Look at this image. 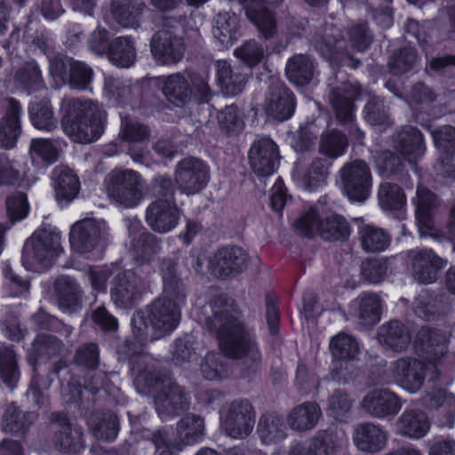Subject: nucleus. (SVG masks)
<instances>
[{
  "label": "nucleus",
  "instance_id": "nucleus-59",
  "mask_svg": "<svg viewBox=\"0 0 455 455\" xmlns=\"http://www.w3.org/2000/svg\"><path fill=\"white\" fill-rule=\"evenodd\" d=\"M222 356L219 354L208 353L200 369L204 379L208 380H219L227 374V367L222 362Z\"/></svg>",
  "mask_w": 455,
  "mask_h": 455
},
{
  "label": "nucleus",
  "instance_id": "nucleus-64",
  "mask_svg": "<svg viewBox=\"0 0 455 455\" xmlns=\"http://www.w3.org/2000/svg\"><path fill=\"white\" fill-rule=\"evenodd\" d=\"M295 227L304 236L310 237L315 234L320 235L321 220L315 208L302 214L296 221Z\"/></svg>",
  "mask_w": 455,
  "mask_h": 455
},
{
  "label": "nucleus",
  "instance_id": "nucleus-49",
  "mask_svg": "<svg viewBox=\"0 0 455 455\" xmlns=\"http://www.w3.org/2000/svg\"><path fill=\"white\" fill-rule=\"evenodd\" d=\"M177 432L184 444H193L203 435L204 420L200 416L187 415L178 423Z\"/></svg>",
  "mask_w": 455,
  "mask_h": 455
},
{
  "label": "nucleus",
  "instance_id": "nucleus-13",
  "mask_svg": "<svg viewBox=\"0 0 455 455\" xmlns=\"http://www.w3.org/2000/svg\"><path fill=\"white\" fill-rule=\"evenodd\" d=\"M108 227L104 220H84L73 225L69 241L80 252L92 251L108 235Z\"/></svg>",
  "mask_w": 455,
  "mask_h": 455
},
{
  "label": "nucleus",
  "instance_id": "nucleus-58",
  "mask_svg": "<svg viewBox=\"0 0 455 455\" xmlns=\"http://www.w3.org/2000/svg\"><path fill=\"white\" fill-rule=\"evenodd\" d=\"M220 129L228 134H236L243 128V121L236 107L228 106L217 115Z\"/></svg>",
  "mask_w": 455,
  "mask_h": 455
},
{
  "label": "nucleus",
  "instance_id": "nucleus-25",
  "mask_svg": "<svg viewBox=\"0 0 455 455\" xmlns=\"http://www.w3.org/2000/svg\"><path fill=\"white\" fill-rule=\"evenodd\" d=\"M430 427L426 414L419 410L403 411L395 422L397 434L411 438L419 439L427 435Z\"/></svg>",
  "mask_w": 455,
  "mask_h": 455
},
{
  "label": "nucleus",
  "instance_id": "nucleus-27",
  "mask_svg": "<svg viewBox=\"0 0 455 455\" xmlns=\"http://www.w3.org/2000/svg\"><path fill=\"white\" fill-rule=\"evenodd\" d=\"M215 68L217 81L226 95L235 96L242 92L247 76L239 68H232L228 61L219 60L215 62Z\"/></svg>",
  "mask_w": 455,
  "mask_h": 455
},
{
  "label": "nucleus",
  "instance_id": "nucleus-6",
  "mask_svg": "<svg viewBox=\"0 0 455 455\" xmlns=\"http://www.w3.org/2000/svg\"><path fill=\"white\" fill-rule=\"evenodd\" d=\"M143 180L141 176L132 170H114L105 180L108 196L118 206L132 208L143 199Z\"/></svg>",
  "mask_w": 455,
  "mask_h": 455
},
{
  "label": "nucleus",
  "instance_id": "nucleus-57",
  "mask_svg": "<svg viewBox=\"0 0 455 455\" xmlns=\"http://www.w3.org/2000/svg\"><path fill=\"white\" fill-rule=\"evenodd\" d=\"M355 399L343 390L334 391L329 397L327 411L338 420H341L351 410Z\"/></svg>",
  "mask_w": 455,
  "mask_h": 455
},
{
  "label": "nucleus",
  "instance_id": "nucleus-43",
  "mask_svg": "<svg viewBox=\"0 0 455 455\" xmlns=\"http://www.w3.org/2000/svg\"><path fill=\"white\" fill-rule=\"evenodd\" d=\"M415 217L418 224L423 228L432 227L431 214L435 205V196L422 186L417 188Z\"/></svg>",
  "mask_w": 455,
  "mask_h": 455
},
{
  "label": "nucleus",
  "instance_id": "nucleus-33",
  "mask_svg": "<svg viewBox=\"0 0 455 455\" xmlns=\"http://www.w3.org/2000/svg\"><path fill=\"white\" fill-rule=\"evenodd\" d=\"M285 73L291 83L304 86L314 77L315 63L306 54H296L288 60Z\"/></svg>",
  "mask_w": 455,
  "mask_h": 455
},
{
  "label": "nucleus",
  "instance_id": "nucleus-60",
  "mask_svg": "<svg viewBox=\"0 0 455 455\" xmlns=\"http://www.w3.org/2000/svg\"><path fill=\"white\" fill-rule=\"evenodd\" d=\"M132 88L129 81L107 77L105 79V92L109 99H113L118 103H124L130 97Z\"/></svg>",
  "mask_w": 455,
  "mask_h": 455
},
{
  "label": "nucleus",
  "instance_id": "nucleus-15",
  "mask_svg": "<svg viewBox=\"0 0 455 455\" xmlns=\"http://www.w3.org/2000/svg\"><path fill=\"white\" fill-rule=\"evenodd\" d=\"M151 52L162 64L179 62L185 52V44L181 37L170 30L156 33L150 42Z\"/></svg>",
  "mask_w": 455,
  "mask_h": 455
},
{
  "label": "nucleus",
  "instance_id": "nucleus-30",
  "mask_svg": "<svg viewBox=\"0 0 455 455\" xmlns=\"http://www.w3.org/2000/svg\"><path fill=\"white\" fill-rule=\"evenodd\" d=\"M146 5L140 0H115L112 4V14L116 21L124 28L140 26Z\"/></svg>",
  "mask_w": 455,
  "mask_h": 455
},
{
  "label": "nucleus",
  "instance_id": "nucleus-28",
  "mask_svg": "<svg viewBox=\"0 0 455 455\" xmlns=\"http://www.w3.org/2000/svg\"><path fill=\"white\" fill-rule=\"evenodd\" d=\"M7 104L6 115L0 125V146L12 148L20 133L21 108L14 99H9Z\"/></svg>",
  "mask_w": 455,
  "mask_h": 455
},
{
  "label": "nucleus",
  "instance_id": "nucleus-63",
  "mask_svg": "<svg viewBox=\"0 0 455 455\" xmlns=\"http://www.w3.org/2000/svg\"><path fill=\"white\" fill-rule=\"evenodd\" d=\"M235 56L249 66L258 64L263 58V47L255 40H250L236 48Z\"/></svg>",
  "mask_w": 455,
  "mask_h": 455
},
{
  "label": "nucleus",
  "instance_id": "nucleus-3",
  "mask_svg": "<svg viewBox=\"0 0 455 455\" xmlns=\"http://www.w3.org/2000/svg\"><path fill=\"white\" fill-rule=\"evenodd\" d=\"M61 126L64 133L73 141L88 144L97 140L104 130L106 111L85 99H65Z\"/></svg>",
  "mask_w": 455,
  "mask_h": 455
},
{
  "label": "nucleus",
  "instance_id": "nucleus-5",
  "mask_svg": "<svg viewBox=\"0 0 455 455\" xmlns=\"http://www.w3.org/2000/svg\"><path fill=\"white\" fill-rule=\"evenodd\" d=\"M63 251L60 233L55 228L36 230L26 241L22 264L28 270L37 271L36 264L50 265Z\"/></svg>",
  "mask_w": 455,
  "mask_h": 455
},
{
  "label": "nucleus",
  "instance_id": "nucleus-4",
  "mask_svg": "<svg viewBox=\"0 0 455 455\" xmlns=\"http://www.w3.org/2000/svg\"><path fill=\"white\" fill-rule=\"evenodd\" d=\"M146 361L145 357L141 362L132 363V372L134 375V384L141 392L155 394L157 413L163 419L172 417L187 409L188 401L183 391L177 386L170 377L160 378L155 376L153 366L141 364Z\"/></svg>",
  "mask_w": 455,
  "mask_h": 455
},
{
  "label": "nucleus",
  "instance_id": "nucleus-34",
  "mask_svg": "<svg viewBox=\"0 0 455 455\" xmlns=\"http://www.w3.org/2000/svg\"><path fill=\"white\" fill-rule=\"evenodd\" d=\"M358 235L362 248L367 252L383 251L391 242L389 234L384 228L371 224H362Z\"/></svg>",
  "mask_w": 455,
  "mask_h": 455
},
{
  "label": "nucleus",
  "instance_id": "nucleus-37",
  "mask_svg": "<svg viewBox=\"0 0 455 455\" xmlns=\"http://www.w3.org/2000/svg\"><path fill=\"white\" fill-rule=\"evenodd\" d=\"M359 323L363 326L376 324L380 320V300L376 294L362 293L355 301Z\"/></svg>",
  "mask_w": 455,
  "mask_h": 455
},
{
  "label": "nucleus",
  "instance_id": "nucleus-22",
  "mask_svg": "<svg viewBox=\"0 0 455 455\" xmlns=\"http://www.w3.org/2000/svg\"><path fill=\"white\" fill-rule=\"evenodd\" d=\"M246 16L265 37H272L276 32L275 15L264 0H241Z\"/></svg>",
  "mask_w": 455,
  "mask_h": 455
},
{
  "label": "nucleus",
  "instance_id": "nucleus-8",
  "mask_svg": "<svg viewBox=\"0 0 455 455\" xmlns=\"http://www.w3.org/2000/svg\"><path fill=\"white\" fill-rule=\"evenodd\" d=\"M340 175L343 192L350 201L362 203L370 196L372 177L365 162L355 160L347 164Z\"/></svg>",
  "mask_w": 455,
  "mask_h": 455
},
{
  "label": "nucleus",
  "instance_id": "nucleus-45",
  "mask_svg": "<svg viewBox=\"0 0 455 455\" xmlns=\"http://www.w3.org/2000/svg\"><path fill=\"white\" fill-rule=\"evenodd\" d=\"M0 376L4 383L13 389L20 378L15 352L12 347H0Z\"/></svg>",
  "mask_w": 455,
  "mask_h": 455
},
{
  "label": "nucleus",
  "instance_id": "nucleus-11",
  "mask_svg": "<svg viewBox=\"0 0 455 455\" xmlns=\"http://www.w3.org/2000/svg\"><path fill=\"white\" fill-rule=\"evenodd\" d=\"M389 371L398 385L409 393L418 392L425 380V364L413 357H401L391 363Z\"/></svg>",
  "mask_w": 455,
  "mask_h": 455
},
{
  "label": "nucleus",
  "instance_id": "nucleus-48",
  "mask_svg": "<svg viewBox=\"0 0 455 455\" xmlns=\"http://www.w3.org/2000/svg\"><path fill=\"white\" fill-rule=\"evenodd\" d=\"M204 346L192 338L177 339L172 347L173 357L178 363H197Z\"/></svg>",
  "mask_w": 455,
  "mask_h": 455
},
{
  "label": "nucleus",
  "instance_id": "nucleus-10",
  "mask_svg": "<svg viewBox=\"0 0 455 455\" xmlns=\"http://www.w3.org/2000/svg\"><path fill=\"white\" fill-rule=\"evenodd\" d=\"M254 422V411L249 401L235 400L228 405L223 428L231 438L243 439L252 431Z\"/></svg>",
  "mask_w": 455,
  "mask_h": 455
},
{
  "label": "nucleus",
  "instance_id": "nucleus-1",
  "mask_svg": "<svg viewBox=\"0 0 455 455\" xmlns=\"http://www.w3.org/2000/svg\"><path fill=\"white\" fill-rule=\"evenodd\" d=\"M196 319L216 335L220 347L227 356L243 359L251 368L259 363V346L243 328L240 312L231 298L222 294L215 296L197 309Z\"/></svg>",
  "mask_w": 455,
  "mask_h": 455
},
{
  "label": "nucleus",
  "instance_id": "nucleus-36",
  "mask_svg": "<svg viewBox=\"0 0 455 455\" xmlns=\"http://www.w3.org/2000/svg\"><path fill=\"white\" fill-rule=\"evenodd\" d=\"M258 433L265 444L276 443L287 436L286 426L282 417L275 414H266L259 419Z\"/></svg>",
  "mask_w": 455,
  "mask_h": 455
},
{
  "label": "nucleus",
  "instance_id": "nucleus-56",
  "mask_svg": "<svg viewBox=\"0 0 455 455\" xmlns=\"http://www.w3.org/2000/svg\"><path fill=\"white\" fill-rule=\"evenodd\" d=\"M28 417L30 414H22L16 406L10 405L4 412L2 428L8 433H24L30 425Z\"/></svg>",
  "mask_w": 455,
  "mask_h": 455
},
{
  "label": "nucleus",
  "instance_id": "nucleus-47",
  "mask_svg": "<svg viewBox=\"0 0 455 455\" xmlns=\"http://www.w3.org/2000/svg\"><path fill=\"white\" fill-rule=\"evenodd\" d=\"M310 441L315 446V452L320 451L323 455H335L347 443L343 434L339 435L328 430L318 432Z\"/></svg>",
  "mask_w": 455,
  "mask_h": 455
},
{
  "label": "nucleus",
  "instance_id": "nucleus-53",
  "mask_svg": "<svg viewBox=\"0 0 455 455\" xmlns=\"http://www.w3.org/2000/svg\"><path fill=\"white\" fill-rule=\"evenodd\" d=\"M347 147V138L337 131L327 132L322 136L319 150L330 158L341 156Z\"/></svg>",
  "mask_w": 455,
  "mask_h": 455
},
{
  "label": "nucleus",
  "instance_id": "nucleus-21",
  "mask_svg": "<svg viewBox=\"0 0 455 455\" xmlns=\"http://www.w3.org/2000/svg\"><path fill=\"white\" fill-rule=\"evenodd\" d=\"M445 265V261L433 251L419 250L412 258V276L419 283H432L436 280L439 269Z\"/></svg>",
  "mask_w": 455,
  "mask_h": 455
},
{
  "label": "nucleus",
  "instance_id": "nucleus-62",
  "mask_svg": "<svg viewBox=\"0 0 455 455\" xmlns=\"http://www.w3.org/2000/svg\"><path fill=\"white\" fill-rule=\"evenodd\" d=\"M7 213L12 222L19 221L27 217L29 206L24 193L15 192L6 200Z\"/></svg>",
  "mask_w": 455,
  "mask_h": 455
},
{
  "label": "nucleus",
  "instance_id": "nucleus-54",
  "mask_svg": "<svg viewBox=\"0 0 455 455\" xmlns=\"http://www.w3.org/2000/svg\"><path fill=\"white\" fill-rule=\"evenodd\" d=\"M329 163L320 157L315 158L303 177V185L306 189L313 190L325 183L328 176Z\"/></svg>",
  "mask_w": 455,
  "mask_h": 455
},
{
  "label": "nucleus",
  "instance_id": "nucleus-17",
  "mask_svg": "<svg viewBox=\"0 0 455 455\" xmlns=\"http://www.w3.org/2000/svg\"><path fill=\"white\" fill-rule=\"evenodd\" d=\"M142 292V282L131 270L118 274L110 290L111 299L119 307L132 306Z\"/></svg>",
  "mask_w": 455,
  "mask_h": 455
},
{
  "label": "nucleus",
  "instance_id": "nucleus-2",
  "mask_svg": "<svg viewBox=\"0 0 455 455\" xmlns=\"http://www.w3.org/2000/svg\"><path fill=\"white\" fill-rule=\"evenodd\" d=\"M164 294L155 300L147 315L138 313L132 320L137 329L134 338L126 341L131 354H140L148 341L156 340L174 331L180 323V308L186 305L187 290L176 275L175 265H170L163 274Z\"/></svg>",
  "mask_w": 455,
  "mask_h": 455
},
{
  "label": "nucleus",
  "instance_id": "nucleus-46",
  "mask_svg": "<svg viewBox=\"0 0 455 455\" xmlns=\"http://www.w3.org/2000/svg\"><path fill=\"white\" fill-rule=\"evenodd\" d=\"M329 347L332 356L339 360H353L359 353L357 341L343 332L331 338Z\"/></svg>",
  "mask_w": 455,
  "mask_h": 455
},
{
  "label": "nucleus",
  "instance_id": "nucleus-19",
  "mask_svg": "<svg viewBox=\"0 0 455 455\" xmlns=\"http://www.w3.org/2000/svg\"><path fill=\"white\" fill-rule=\"evenodd\" d=\"M397 396L387 389L372 390L365 395L362 408L371 416L384 419L396 414L401 409Z\"/></svg>",
  "mask_w": 455,
  "mask_h": 455
},
{
  "label": "nucleus",
  "instance_id": "nucleus-44",
  "mask_svg": "<svg viewBox=\"0 0 455 455\" xmlns=\"http://www.w3.org/2000/svg\"><path fill=\"white\" fill-rule=\"evenodd\" d=\"M15 78L29 93L44 87L42 71L35 60L25 62L17 71Z\"/></svg>",
  "mask_w": 455,
  "mask_h": 455
},
{
  "label": "nucleus",
  "instance_id": "nucleus-32",
  "mask_svg": "<svg viewBox=\"0 0 455 455\" xmlns=\"http://www.w3.org/2000/svg\"><path fill=\"white\" fill-rule=\"evenodd\" d=\"M396 149L403 156L415 160L423 154V139L421 132L411 126H404L394 135Z\"/></svg>",
  "mask_w": 455,
  "mask_h": 455
},
{
  "label": "nucleus",
  "instance_id": "nucleus-39",
  "mask_svg": "<svg viewBox=\"0 0 455 455\" xmlns=\"http://www.w3.org/2000/svg\"><path fill=\"white\" fill-rule=\"evenodd\" d=\"M56 443L63 452H79L83 447V432L78 427H72L63 421L56 429Z\"/></svg>",
  "mask_w": 455,
  "mask_h": 455
},
{
  "label": "nucleus",
  "instance_id": "nucleus-20",
  "mask_svg": "<svg viewBox=\"0 0 455 455\" xmlns=\"http://www.w3.org/2000/svg\"><path fill=\"white\" fill-rule=\"evenodd\" d=\"M295 108L292 92L281 83L270 88L266 99V111L273 118L284 121L291 117Z\"/></svg>",
  "mask_w": 455,
  "mask_h": 455
},
{
  "label": "nucleus",
  "instance_id": "nucleus-16",
  "mask_svg": "<svg viewBox=\"0 0 455 455\" xmlns=\"http://www.w3.org/2000/svg\"><path fill=\"white\" fill-rule=\"evenodd\" d=\"M248 257L240 247H224L219 250L210 261V268L219 277L237 275L247 267Z\"/></svg>",
  "mask_w": 455,
  "mask_h": 455
},
{
  "label": "nucleus",
  "instance_id": "nucleus-40",
  "mask_svg": "<svg viewBox=\"0 0 455 455\" xmlns=\"http://www.w3.org/2000/svg\"><path fill=\"white\" fill-rule=\"evenodd\" d=\"M238 19L235 13L220 12L214 20L213 36L225 45L232 44L236 40Z\"/></svg>",
  "mask_w": 455,
  "mask_h": 455
},
{
  "label": "nucleus",
  "instance_id": "nucleus-29",
  "mask_svg": "<svg viewBox=\"0 0 455 455\" xmlns=\"http://www.w3.org/2000/svg\"><path fill=\"white\" fill-rule=\"evenodd\" d=\"M378 339L381 344L395 351H403L411 344V336L405 325L391 321L379 327Z\"/></svg>",
  "mask_w": 455,
  "mask_h": 455
},
{
  "label": "nucleus",
  "instance_id": "nucleus-31",
  "mask_svg": "<svg viewBox=\"0 0 455 455\" xmlns=\"http://www.w3.org/2000/svg\"><path fill=\"white\" fill-rule=\"evenodd\" d=\"M163 93L175 106H183L192 98L189 82L180 73L161 78Z\"/></svg>",
  "mask_w": 455,
  "mask_h": 455
},
{
  "label": "nucleus",
  "instance_id": "nucleus-50",
  "mask_svg": "<svg viewBox=\"0 0 455 455\" xmlns=\"http://www.w3.org/2000/svg\"><path fill=\"white\" fill-rule=\"evenodd\" d=\"M98 418L92 416L88 419V426L92 435L100 440L114 441L118 434L117 419L111 413L105 414L98 422Z\"/></svg>",
  "mask_w": 455,
  "mask_h": 455
},
{
  "label": "nucleus",
  "instance_id": "nucleus-38",
  "mask_svg": "<svg viewBox=\"0 0 455 455\" xmlns=\"http://www.w3.org/2000/svg\"><path fill=\"white\" fill-rule=\"evenodd\" d=\"M59 295L60 307L68 313H74L80 308L81 291L77 284L68 277H61L55 283Z\"/></svg>",
  "mask_w": 455,
  "mask_h": 455
},
{
  "label": "nucleus",
  "instance_id": "nucleus-55",
  "mask_svg": "<svg viewBox=\"0 0 455 455\" xmlns=\"http://www.w3.org/2000/svg\"><path fill=\"white\" fill-rule=\"evenodd\" d=\"M68 62L70 69V86L78 90H86L93 78L92 68L80 60H68Z\"/></svg>",
  "mask_w": 455,
  "mask_h": 455
},
{
  "label": "nucleus",
  "instance_id": "nucleus-7",
  "mask_svg": "<svg viewBox=\"0 0 455 455\" xmlns=\"http://www.w3.org/2000/svg\"><path fill=\"white\" fill-rule=\"evenodd\" d=\"M340 31L333 25H328L324 35L315 42V47L326 59L334 60L335 54L348 47L358 52L367 50L372 41V36L368 31L366 24H357L347 31V42L344 38L337 39Z\"/></svg>",
  "mask_w": 455,
  "mask_h": 455
},
{
  "label": "nucleus",
  "instance_id": "nucleus-12",
  "mask_svg": "<svg viewBox=\"0 0 455 455\" xmlns=\"http://www.w3.org/2000/svg\"><path fill=\"white\" fill-rule=\"evenodd\" d=\"M180 215L175 200L156 198L147 208L146 221L152 230L164 234L177 227Z\"/></svg>",
  "mask_w": 455,
  "mask_h": 455
},
{
  "label": "nucleus",
  "instance_id": "nucleus-52",
  "mask_svg": "<svg viewBox=\"0 0 455 455\" xmlns=\"http://www.w3.org/2000/svg\"><path fill=\"white\" fill-rule=\"evenodd\" d=\"M108 376L105 373H99L93 377L89 384L84 386V389L81 387H75L73 384H68L67 387H62V394L67 403H76L83 398L84 390L95 394L98 390L107 387Z\"/></svg>",
  "mask_w": 455,
  "mask_h": 455
},
{
  "label": "nucleus",
  "instance_id": "nucleus-18",
  "mask_svg": "<svg viewBox=\"0 0 455 455\" xmlns=\"http://www.w3.org/2000/svg\"><path fill=\"white\" fill-rule=\"evenodd\" d=\"M387 431L384 427L374 423H363L355 427L353 442L356 448L364 453L374 454L387 446Z\"/></svg>",
  "mask_w": 455,
  "mask_h": 455
},
{
  "label": "nucleus",
  "instance_id": "nucleus-51",
  "mask_svg": "<svg viewBox=\"0 0 455 455\" xmlns=\"http://www.w3.org/2000/svg\"><path fill=\"white\" fill-rule=\"evenodd\" d=\"M379 205L383 210H398L406 204L402 188L395 184L382 183L378 191Z\"/></svg>",
  "mask_w": 455,
  "mask_h": 455
},
{
  "label": "nucleus",
  "instance_id": "nucleus-26",
  "mask_svg": "<svg viewBox=\"0 0 455 455\" xmlns=\"http://www.w3.org/2000/svg\"><path fill=\"white\" fill-rule=\"evenodd\" d=\"M55 198L61 206H67L77 196L80 182L77 176L68 168H56L53 172Z\"/></svg>",
  "mask_w": 455,
  "mask_h": 455
},
{
  "label": "nucleus",
  "instance_id": "nucleus-41",
  "mask_svg": "<svg viewBox=\"0 0 455 455\" xmlns=\"http://www.w3.org/2000/svg\"><path fill=\"white\" fill-rule=\"evenodd\" d=\"M351 228L341 215L333 214L321 220L320 235L330 241H345L350 235Z\"/></svg>",
  "mask_w": 455,
  "mask_h": 455
},
{
  "label": "nucleus",
  "instance_id": "nucleus-23",
  "mask_svg": "<svg viewBox=\"0 0 455 455\" xmlns=\"http://www.w3.org/2000/svg\"><path fill=\"white\" fill-rule=\"evenodd\" d=\"M322 417V410L315 402H304L293 407L286 417L288 427L296 432L314 429Z\"/></svg>",
  "mask_w": 455,
  "mask_h": 455
},
{
  "label": "nucleus",
  "instance_id": "nucleus-35",
  "mask_svg": "<svg viewBox=\"0 0 455 455\" xmlns=\"http://www.w3.org/2000/svg\"><path fill=\"white\" fill-rule=\"evenodd\" d=\"M136 58L137 52L132 37L119 36L110 43L108 59L115 66L130 68L135 63Z\"/></svg>",
  "mask_w": 455,
  "mask_h": 455
},
{
  "label": "nucleus",
  "instance_id": "nucleus-14",
  "mask_svg": "<svg viewBox=\"0 0 455 455\" xmlns=\"http://www.w3.org/2000/svg\"><path fill=\"white\" fill-rule=\"evenodd\" d=\"M279 160L278 147L275 141L264 138L255 141L249 151V162L252 171L261 177L272 175Z\"/></svg>",
  "mask_w": 455,
  "mask_h": 455
},
{
  "label": "nucleus",
  "instance_id": "nucleus-42",
  "mask_svg": "<svg viewBox=\"0 0 455 455\" xmlns=\"http://www.w3.org/2000/svg\"><path fill=\"white\" fill-rule=\"evenodd\" d=\"M29 116L32 124L38 130L51 132L57 127V119L48 100L31 104Z\"/></svg>",
  "mask_w": 455,
  "mask_h": 455
},
{
  "label": "nucleus",
  "instance_id": "nucleus-61",
  "mask_svg": "<svg viewBox=\"0 0 455 455\" xmlns=\"http://www.w3.org/2000/svg\"><path fill=\"white\" fill-rule=\"evenodd\" d=\"M331 102L335 110L337 118L343 124H352L355 118V107L352 100L333 92Z\"/></svg>",
  "mask_w": 455,
  "mask_h": 455
},
{
  "label": "nucleus",
  "instance_id": "nucleus-24",
  "mask_svg": "<svg viewBox=\"0 0 455 455\" xmlns=\"http://www.w3.org/2000/svg\"><path fill=\"white\" fill-rule=\"evenodd\" d=\"M448 339L442 331L423 326L418 332L415 347L431 362H437L447 352Z\"/></svg>",
  "mask_w": 455,
  "mask_h": 455
},
{
  "label": "nucleus",
  "instance_id": "nucleus-9",
  "mask_svg": "<svg viewBox=\"0 0 455 455\" xmlns=\"http://www.w3.org/2000/svg\"><path fill=\"white\" fill-rule=\"evenodd\" d=\"M209 180V166L199 158L186 157L176 165L175 181L182 194H197L206 187Z\"/></svg>",
  "mask_w": 455,
  "mask_h": 455
}]
</instances>
